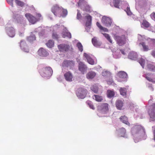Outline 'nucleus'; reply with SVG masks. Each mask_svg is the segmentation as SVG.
<instances>
[{
	"label": "nucleus",
	"mask_w": 155,
	"mask_h": 155,
	"mask_svg": "<svg viewBox=\"0 0 155 155\" xmlns=\"http://www.w3.org/2000/svg\"><path fill=\"white\" fill-rule=\"evenodd\" d=\"M39 72L42 77H51L52 75L53 71L50 67H46L39 70Z\"/></svg>",
	"instance_id": "f257e3e1"
},
{
	"label": "nucleus",
	"mask_w": 155,
	"mask_h": 155,
	"mask_svg": "<svg viewBox=\"0 0 155 155\" xmlns=\"http://www.w3.org/2000/svg\"><path fill=\"white\" fill-rule=\"evenodd\" d=\"M114 38L117 42V44L121 46L125 44L126 42V38L124 35L121 36L115 35Z\"/></svg>",
	"instance_id": "f03ea898"
},
{
	"label": "nucleus",
	"mask_w": 155,
	"mask_h": 155,
	"mask_svg": "<svg viewBox=\"0 0 155 155\" xmlns=\"http://www.w3.org/2000/svg\"><path fill=\"white\" fill-rule=\"evenodd\" d=\"M101 22L105 26L110 27L111 25L112 20L110 18L104 16L102 18Z\"/></svg>",
	"instance_id": "7ed1b4c3"
},
{
	"label": "nucleus",
	"mask_w": 155,
	"mask_h": 155,
	"mask_svg": "<svg viewBox=\"0 0 155 155\" xmlns=\"http://www.w3.org/2000/svg\"><path fill=\"white\" fill-rule=\"evenodd\" d=\"M25 16L29 22L32 24H35L38 21V19L36 18L29 13H26L25 14Z\"/></svg>",
	"instance_id": "20e7f679"
},
{
	"label": "nucleus",
	"mask_w": 155,
	"mask_h": 155,
	"mask_svg": "<svg viewBox=\"0 0 155 155\" xmlns=\"http://www.w3.org/2000/svg\"><path fill=\"white\" fill-rule=\"evenodd\" d=\"M62 10V8L61 7H59L57 5L53 6L51 8L52 12L56 16H59Z\"/></svg>",
	"instance_id": "39448f33"
},
{
	"label": "nucleus",
	"mask_w": 155,
	"mask_h": 155,
	"mask_svg": "<svg viewBox=\"0 0 155 155\" xmlns=\"http://www.w3.org/2000/svg\"><path fill=\"white\" fill-rule=\"evenodd\" d=\"M58 48L60 51L63 52L68 51L70 49L69 45L63 44L58 45Z\"/></svg>",
	"instance_id": "423d86ee"
},
{
	"label": "nucleus",
	"mask_w": 155,
	"mask_h": 155,
	"mask_svg": "<svg viewBox=\"0 0 155 155\" xmlns=\"http://www.w3.org/2000/svg\"><path fill=\"white\" fill-rule=\"evenodd\" d=\"M74 61L73 60H64L62 63V66L66 67H72L74 65Z\"/></svg>",
	"instance_id": "0eeeda50"
},
{
	"label": "nucleus",
	"mask_w": 155,
	"mask_h": 155,
	"mask_svg": "<svg viewBox=\"0 0 155 155\" xmlns=\"http://www.w3.org/2000/svg\"><path fill=\"white\" fill-rule=\"evenodd\" d=\"M148 113L150 118L155 120V103L153 104L151 108L149 110Z\"/></svg>",
	"instance_id": "6e6552de"
},
{
	"label": "nucleus",
	"mask_w": 155,
	"mask_h": 155,
	"mask_svg": "<svg viewBox=\"0 0 155 155\" xmlns=\"http://www.w3.org/2000/svg\"><path fill=\"white\" fill-rule=\"evenodd\" d=\"M78 69L82 74H84V72L87 70V67L83 62H80L79 63Z\"/></svg>",
	"instance_id": "1a4fd4ad"
},
{
	"label": "nucleus",
	"mask_w": 155,
	"mask_h": 155,
	"mask_svg": "<svg viewBox=\"0 0 155 155\" xmlns=\"http://www.w3.org/2000/svg\"><path fill=\"white\" fill-rule=\"evenodd\" d=\"M20 45L21 48L24 51L27 52H29V49L25 41H21Z\"/></svg>",
	"instance_id": "9d476101"
},
{
	"label": "nucleus",
	"mask_w": 155,
	"mask_h": 155,
	"mask_svg": "<svg viewBox=\"0 0 155 155\" xmlns=\"http://www.w3.org/2000/svg\"><path fill=\"white\" fill-rule=\"evenodd\" d=\"M84 56L86 58L89 64L91 65H94V64L95 63L94 60L89 55L86 53H84Z\"/></svg>",
	"instance_id": "9b49d317"
},
{
	"label": "nucleus",
	"mask_w": 155,
	"mask_h": 155,
	"mask_svg": "<svg viewBox=\"0 0 155 155\" xmlns=\"http://www.w3.org/2000/svg\"><path fill=\"white\" fill-rule=\"evenodd\" d=\"M85 17L87 19L85 24L86 26L87 27H90L91 25L92 17L90 15L87 14Z\"/></svg>",
	"instance_id": "f8f14e48"
},
{
	"label": "nucleus",
	"mask_w": 155,
	"mask_h": 155,
	"mask_svg": "<svg viewBox=\"0 0 155 155\" xmlns=\"http://www.w3.org/2000/svg\"><path fill=\"white\" fill-rule=\"evenodd\" d=\"M38 54L41 56L45 57L48 55V52L43 48H40L38 51Z\"/></svg>",
	"instance_id": "ddd939ff"
},
{
	"label": "nucleus",
	"mask_w": 155,
	"mask_h": 155,
	"mask_svg": "<svg viewBox=\"0 0 155 155\" xmlns=\"http://www.w3.org/2000/svg\"><path fill=\"white\" fill-rule=\"evenodd\" d=\"M15 30L13 27L8 28V35L11 37H13L15 35Z\"/></svg>",
	"instance_id": "4468645a"
},
{
	"label": "nucleus",
	"mask_w": 155,
	"mask_h": 155,
	"mask_svg": "<svg viewBox=\"0 0 155 155\" xmlns=\"http://www.w3.org/2000/svg\"><path fill=\"white\" fill-rule=\"evenodd\" d=\"M137 54L134 52H130L128 56L129 58L133 60H135L137 58Z\"/></svg>",
	"instance_id": "2eb2a0df"
},
{
	"label": "nucleus",
	"mask_w": 155,
	"mask_h": 155,
	"mask_svg": "<svg viewBox=\"0 0 155 155\" xmlns=\"http://www.w3.org/2000/svg\"><path fill=\"white\" fill-rule=\"evenodd\" d=\"M96 25L100 30H102L104 32H108V29L102 26L98 22H96Z\"/></svg>",
	"instance_id": "dca6fc26"
},
{
	"label": "nucleus",
	"mask_w": 155,
	"mask_h": 155,
	"mask_svg": "<svg viewBox=\"0 0 155 155\" xmlns=\"http://www.w3.org/2000/svg\"><path fill=\"white\" fill-rule=\"evenodd\" d=\"M83 10L86 12H90L91 9V6L87 4V2L84 5V7H82Z\"/></svg>",
	"instance_id": "f3484780"
},
{
	"label": "nucleus",
	"mask_w": 155,
	"mask_h": 155,
	"mask_svg": "<svg viewBox=\"0 0 155 155\" xmlns=\"http://www.w3.org/2000/svg\"><path fill=\"white\" fill-rule=\"evenodd\" d=\"M117 74L120 78H127V73L124 71H120Z\"/></svg>",
	"instance_id": "a211bd4d"
},
{
	"label": "nucleus",
	"mask_w": 155,
	"mask_h": 155,
	"mask_svg": "<svg viewBox=\"0 0 155 155\" xmlns=\"http://www.w3.org/2000/svg\"><path fill=\"white\" fill-rule=\"evenodd\" d=\"M67 14L68 12L67 10L64 9L62 8V10L59 16L64 17L67 15Z\"/></svg>",
	"instance_id": "6ab92c4d"
},
{
	"label": "nucleus",
	"mask_w": 155,
	"mask_h": 155,
	"mask_svg": "<svg viewBox=\"0 0 155 155\" xmlns=\"http://www.w3.org/2000/svg\"><path fill=\"white\" fill-rule=\"evenodd\" d=\"M54 42L52 40H49L48 42L46 43V45L49 48H52L54 45Z\"/></svg>",
	"instance_id": "aec40b11"
},
{
	"label": "nucleus",
	"mask_w": 155,
	"mask_h": 155,
	"mask_svg": "<svg viewBox=\"0 0 155 155\" xmlns=\"http://www.w3.org/2000/svg\"><path fill=\"white\" fill-rule=\"evenodd\" d=\"M102 75L103 76L106 78H109L111 76V73L108 71H104L102 72Z\"/></svg>",
	"instance_id": "412c9836"
},
{
	"label": "nucleus",
	"mask_w": 155,
	"mask_h": 155,
	"mask_svg": "<svg viewBox=\"0 0 155 155\" xmlns=\"http://www.w3.org/2000/svg\"><path fill=\"white\" fill-rule=\"evenodd\" d=\"M120 0H113V4L114 6L117 8H119V4Z\"/></svg>",
	"instance_id": "4be33fe9"
},
{
	"label": "nucleus",
	"mask_w": 155,
	"mask_h": 155,
	"mask_svg": "<svg viewBox=\"0 0 155 155\" xmlns=\"http://www.w3.org/2000/svg\"><path fill=\"white\" fill-rule=\"evenodd\" d=\"M140 21L141 23V27L145 28V21L144 17H142L141 16Z\"/></svg>",
	"instance_id": "5701e85b"
},
{
	"label": "nucleus",
	"mask_w": 155,
	"mask_h": 155,
	"mask_svg": "<svg viewBox=\"0 0 155 155\" xmlns=\"http://www.w3.org/2000/svg\"><path fill=\"white\" fill-rule=\"evenodd\" d=\"M147 68L150 71H155V66L151 64H148L147 65Z\"/></svg>",
	"instance_id": "b1692460"
},
{
	"label": "nucleus",
	"mask_w": 155,
	"mask_h": 155,
	"mask_svg": "<svg viewBox=\"0 0 155 155\" xmlns=\"http://www.w3.org/2000/svg\"><path fill=\"white\" fill-rule=\"evenodd\" d=\"M102 34L110 43H112V41L110 37L109 34L106 33H102Z\"/></svg>",
	"instance_id": "393cba45"
},
{
	"label": "nucleus",
	"mask_w": 155,
	"mask_h": 155,
	"mask_svg": "<svg viewBox=\"0 0 155 155\" xmlns=\"http://www.w3.org/2000/svg\"><path fill=\"white\" fill-rule=\"evenodd\" d=\"M138 61L142 68H144V64L145 63V59L142 58H141L138 60Z\"/></svg>",
	"instance_id": "a878e982"
},
{
	"label": "nucleus",
	"mask_w": 155,
	"mask_h": 155,
	"mask_svg": "<svg viewBox=\"0 0 155 155\" xmlns=\"http://www.w3.org/2000/svg\"><path fill=\"white\" fill-rule=\"evenodd\" d=\"M35 39L36 37L35 35H31L28 37L27 38L28 41L30 42L35 40Z\"/></svg>",
	"instance_id": "bb28decb"
},
{
	"label": "nucleus",
	"mask_w": 155,
	"mask_h": 155,
	"mask_svg": "<svg viewBox=\"0 0 155 155\" xmlns=\"http://www.w3.org/2000/svg\"><path fill=\"white\" fill-rule=\"evenodd\" d=\"M146 28H147V30L148 31H151L152 32H153V28L151 27H150V24L149 22L146 21Z\"/></svg>",
	"instance_id": "cd10ccee"
},
{
	"label": "nucleus",
	"mask_w": 155,
	"mask_h": 155,
	"mask_svg": "<svg viewBox=\"0 0 155 155\" xmlns=\"http://www.w3.org/2000/svg\"><path fill=\"white\" fill-rule=\"evenodd\" d=\"M63 37L64 38L67 37L69 38H71V34L70 32H64L63 34Z\"/></svg>",
	"instance_id": "c85d7f7f"
},
{
	"label": "nucleus",
	"mask_w": 155,
	"mask_h": 155,
	"mask_svg": "<svg viewBox=\"0 0 155 155\" xmlns=\"http://www.w3.org/2000/svg\"><path fill=\"white\" fill-rule=\"evenodd\" d=\"M96 75V73L92 71L88 72L87 74V76L88 78H94Z\"/></svg>",
	"instance_id": "c756f323"
},
{
	"label": "nucleus",
	"mask_w": 155,
	"mask_h": 155,
	"mask_svg": "<svg viewBox=\"0 0 155 155\" xmlns=\"http://www.w3.org/2000/svg\"><path fill=\"white\" fill-rule=\"evenodd\" d=\"M64 76L65 78H72V74L70 71H68L64 74Z\"/></svg>",
	"instance_id": "7c9ffc66"
},
{
	"label": "nucleus",
	"mask_w": 155,
	"mask_h": 155,
	"mask_svg": "<svg viewBox=\"0 0 155 155\" xmlns=\"http://www.w3.org/2000/svg\"><path fill=\"white\" fill-rule=\"evenodd\" d=\"M92 42L95 46H97L98 45V41L95 37H94L92 39Z\"/></svg>",
	"instance_id": "2f4dec72"
},
{
	"label": "nucleus",
	"mask_w": 155,
	"mask_h": 155,
	"mask_svg": "<svg viewBox=\"0 0 155 155\" xmlns=\"http://www.w3.org/2000/svg\"><path fill=\"white\" fill-rule=\"evenodd\" d=\"M15 2L16 4L22 7L24 6V4L23 2L19 0H15Z\"/></svg>",
	"instance_id": "473e14b6"
},
{
	"label": "nucleus",
	"mask_w": 155,
	"mask_h": 155,
	"mask_svg": "<svg viewBox=\"0 0 155 155\" xmlns=\"http://www.w3.org/2000/svg\"><path fill=\"white\" fill-rule=\"evenodd\" d=\"M77 46L78 47L79 51H80L81 52L82 51H83V46L81 43H78L77 44Z\"/></svg>",
	"instance_id": "72a5a7b5"
},
{
	"label": "nucleus",
	"mask_w": 155,
	"mask_h": 155,
	"mask_svg": "<svg viewBox=\"0 0 155 155\" xmlns=\"http://www.w3.org/2000/svg\"><path fill=\"white\" fill-rule=\"evenodd\" d=\"M125 11L128 15H131L132 14V13L130 11V7H127Z\"/></svg>",
	"instance_id": "f704fd0d"
},
{
	"label": "nucleus",
	"mask_w": 155,
	"mask_h": 155,
	"mask_svg": "<svg viewBox=\"0 0 155 155\" xmlns=\"http://www.w3.org/2000/svg\"><path fill=\"white\" fill-rule=\"evenodd\" d=\"M82 15L79 12V11L78 10V12L77 14V18L78 20L81 19L82 18Z\"/></svg>",
	"instance_id": "c9c22d12"
},
{
	"label": "nucleus",
	"mask_w": 155,
	"mask_h": 155,
	"mask_svg": "<svg viewBox=\"0 0 155 155\" xmlns=\"http://www.w3.org/2000/svg\"><path fill=\"white\" fill-rule=\"evenodd\" d=\"M7 1L8 4L11 5L12 6H13V0H7Z\"/></svg>",
	"instance_id": "e433bc0d"
},
{
	"label": "nucleus",
	"mask_w": 155,
	"mask_h": 155,
	"mask_svg": "<svg viewBox=\"0 0 155 155\" xmlns=\"http://www.w3.org/2000/svg\"><path fill=\"white\" fill-rule=\"evenodd\" d=\"M139 4L140 5H145V0H139Z\"/></svg>",
	"instance_id": "4c0bfd02"
},
{
	"label": "nucleus",
	"mask_w": 155,
	"mask_h": 155,
	"mask_svg": "<svg viewBox=\"0 0 155 155\" xmlns=\"http://www.w3.org/2000/svg\"><path fill=\"white\" fill-rule=\"evenodd\" d=\"M150 16L152 19L155 21V13H152L150 15Z\"/></svg>",
	"instance_id": "58836bf2"
},
{
	"label": "nucleus",
	"mask_w": 155,
	"mask_h": 155,
	"mask_svg": "<svg viewBox=\"0 0 155 155\" xmlns=\"http://www.w3.org/2000/svg\"><path fill=\"white\" fill-rule=\"evenodd\" d=\"M58 35L56 34L53 33L52 35V37L54 38H58Z\"/></svg>",
	"instance_id": "ea45409f"
},
{
	"label": "nucleus",
	"mask_w": 155,
	"mask_h": 155,
	"mask_svg": "<svg viewBox=\"0 0 155 155\" xmlns=\"http://www.w3.org/2000/svg\"><path fill=\"white\" fill-rule=\"evenodd\" d=\"M36 17L37 18H37L38 19V21L39 20L40 18L41 17V14L39 13H38L36 14Z\"/></svg>",
	"instance_id": "a19ab883"
},
{
	"label": "nucleus",
	"mask_w": 155,
	"mask_h": 155,
	"mask_svg": "<svg viewBox=\"0 0 155 155\" xmlns=\"http://www.w3.org/2000/svg\"><path fill=\"white\" fill-rule=\"evenodd\" d=\"M146 78L147 79V80L149 81L152 82H155L154 80H153V78Z\"/></svg>",
	"instance_id": "79ce46f5"
},
{
	"label": "nucleus",
	"mask_w": 155,
	"mask_h": 155,
	"mask_svg": "<svg viewBox=\"0 0 155 155\" xmlns=\"http://www.w3.org/2000/svg\"><path fill=\"white\" fill-rule=\"evenodd\" d=\"M140 44L142 45V46H143V49H144V51H145V45L144 43H142V44L140 43Z\"/></svg>",
	"instance_id": "37998d69"
},
{
	"label": "nucleus",
	"mask_w": 155,
	"mask_h": 155,
	"mask_svg": "<svg viewBox=\"0 0 155 155\" xmlns=\"http://www.w3.org/2000/svg\"><path fill=\"white\" fill-rule=\"evenodd\" d=\"M148 39L149 40H150V41H152L153 43H155V39H150V38H149ZM148 40V39H147V40Z\"/></svg>",
	"instance_id": "c03bdc74"
},
{
	"label": "nucleus",
	"mask_w": 155,
	"mask_h": 155,
	"mask_svg": "<svg viewBox=\"0 0 155 155\" xmlns=\"http://www.w3.org/2000/svg\"><path fill=\"white\" fill-rule=\"evenodd\" d=\"M151 54L153 57L155 58V50L152 52Z\"/></svg>",
	"instance_id": "a18cd8bd"
},
{
	"label": "nucleus",
	"mask_w": 155,
	"mask_h": 155,
	"mask_svg": "<svg viewBox=\"0 0 155 155\" xmlns=\"http://www.w3.org/2000/svg\"><path fill=\"white\" fill-rule=\"evenodd\" d=\"M120 51L121 53L123 54L124 55L125 54V53L124 52V51L122 50H120Z\"/></svg>",
	"instance_id": "49530a36"
},
{
	"label": "nucleus",
	"mask_w": 155,
	"mask_h": 155,
	"mask_svg": "<svg viewBox=\"0 0 155 155\" xmlns=\"http://www.w3.org/2000/svg\"><path fill=\"white\" fill-rule=\"evenodd\" d=\"M146 51L148 50L149 49L147 48V46H146Z\"/></svg>",
	"instance_id": "de8ad7c7"
}]
</instances>
